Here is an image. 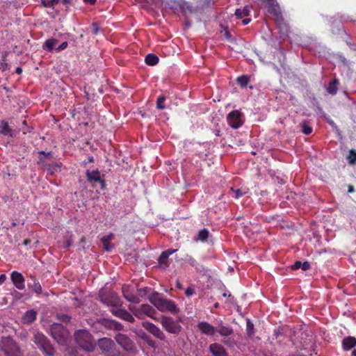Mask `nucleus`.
<instances>
[{"label": "nucleus", "mask_w": 356, "mask_h": 356, "mask_svg": "<svg viewBox=\"0 0 356 356\" xmlns=\"http://www.w3.org/2000/svg\"><path fill=\"white\" fill-rule=\"evenodd\" d=\"M149 300L161 312H170L172 314H177L180 312V309L173 301L163 298L157 292L153 293L149 296Z\"/></svg>", "instance_id": "obj_1"}, {"label": "nucleus", "mask_w": 356, "mask_h": 356, "mask_svg": "<svg viewBox=\"0 0 356 356\" xmlns=\"http://www.w3.org/2000/svg\"><path fill=\"white\" fill-rule=\"evenodd\" d=\"M0 349L5 356H22L19 346L10 337H2L1 338Z\"/></svg>", "instance_id": "obj_2"}, {"label": "nucleus", "mask_w": 356, "mask_h": 356, "mask_svg": "<svg viewBox=\"0 0 356 356\" xmlns=\"http://www.w3.org/2000/svg\"><path fill=\"white\" fill-rule=\"evenodd\" d=\"M33 342L45 356H54L55 350L50 341L42 332H35L33 337Z\"/></svg>", "instance_id": "obj_3"}, {"label": "nucleus", "mask_w": 356, "mask_h": 356, "mask_svg": "<svg viewBox=\"0 0 356 356\" xmlns=\"http://www.w3.org/2000/svg\"><path fill=\"white\" fill-rule=\"evenodd\" d=\"M33 342L45 356H54L55 350L50 341L42 332H35L33 337Z\"/></svg>", "instance_id": "obj_4"}, {"label": "nucleus", "mask_w": 356, "mask_h": 356, "mask_svg": "<svg viewBox=\"0 0 356 356\" xmlns=\"http://www.w3.org/2000/svg\"><path fill=\"white\" fill-rule=\"evenodd\" d=\"M74 338L78 345L88 352L94 349L93 338L86 330H79L74 334Z\"/></svg>", "instance_id": "obj_5"}, {"label": "nucleus", "mask_w": 356, "mask_h": 356, "mask_svg": "<svg viewBox=\"0 0 356 356\" xmlns=\"http://www.w3.org/2000/svg\"><path fill=\"white\" fill-rule=\"evenodd\" d=\"M50 333L54 339L60 345H66L70 339V332L60 323H53L50 327Z\"/></svg>", "instance_id": "obj_6"}, {"label": "nucleus", "mask_w": 356, "mask_h": 356, "mask_svg": "<svg viewBox=\"0 0 356 356\" xmlns=\"http://www.w3.org/2000/svg\"><path fill=\"white\" fill-rule=\"evenodd\" d=\"M97 346L104 356H119L115 342L110 338H102L97 342Z\"/></svg>", "instance_id": "obj_7"}, {"label": "nucleus", "mask_w": 356, "mask_h": 356, "mask_svg": "<svg viewBox=\"0 0 356 356\" xmlns=\"http://www.w3.org/2000/svg\"><path fill=\"white\" fill-rule=\"evenodd\" d=\"M170 7L175 11H180L184 16L196 13L197 7H193L185 0H170Z\"/></svg>", "instance_id": "obj_8"}, {"label": "nucleus", "mask_w": 356, "mask_h": 356, "mask_svg": "<svg viewBox=\"0 0 356 356\" xmlns=\"http://www.w3.org/2000/svg\"><path fill=\"white\" fill-rule=\"evenodd\" d=\"M102 177H104V175L102 176L101 172L98 169L94 170H87L86 171L87 181L93 187H95L97 184L100 185L102 189L106 187V182Z\"/></svg>", "instance_id": "obj_9"}, {"label": "nucleus", "mask_w": 356, "mask_h": 356, "mask_svg": "<svg viewBox=\"0 0 356 356\" xmlns=\"http://www.w3.org/2000/svg\"><path fill=\"white\" fill-rule=\"evenodd\" d=\"M161 323L163 327L168 332L172 334H178L181 327L171 317L162 316Z\"/></svg>", "instance_id": "obj_10"}, {"label": "nucleus", "mask_w": 356, "mask_h": 356, "mask_svg": "<svg viewBox=\"0 0 356 356\" xmlns=\"http://www.w3.org/2000/svg\"><path fill=\"white\" fill-rule=\"evenodd\" d=\"M134 315L138 318L143 319L145 316H148L153 319L154 314L156 313V310L149 305H141L138 308L134 309Z\"/></svg>", "instance_id": "obj_11"}, {"label": "nucleus", "mask_w": 356, "mask_h": 356, "mask_svg": "<svg viewBox=\"0 0 356 356\" xmlns=\"http://www.w3.org/2000/svg\"><path fill=\"white\" fill-rule=\"evenodd\" d=\"M115 339L117 343L127 351H133L135 349L134 342L126 334L119 333L116 334Z\"/></svg>", "instance_id": "obj_12"}, {"label": "nucleus", "mask_w": 356, "mask_h": 356, "mask_svg": "<svg viewBox=\"0 0 356 356\" xmlns=\"http://www.w3.org/2000/svg\"><path fill=\"white\" fill-rule=\"evenodd\" d=\"M227 121L228 124L232 128H239L243 124V121L241 119V113L239 112L238 110L231 111L227 116Z\"/></svg>", "instance_id": "obj_13"}, {"label": "nucleus", "mask_w": 356, "mask_h": 356, "mask_svg": "<svg viewBox=\"0 0 356 356\" xmlns=\"http://www.w3.org/2000/svg\"><path fill=\"white\" fill-rule=\"evenodd\" d=\"M142 326L157 339L161 340L165 339V336L163 331L154 324L148 321H144L142 323Z\"/></svg>", "instance_id": "obj_14"}, {"label": "nucleus", "mask_w": 356, "mask_h": 356, "mask_svg": "<svg viewBox=\"0 0 356 356\" xmlns=\"http://www.w3.org/2000/svg\"><path fill=\"white\" fill-rule=\"evenodd\" d=\"M177 250L176 249L170 248L163 251L158 259L159 268L165 269L168 266V260L169 256L176 252Z\"/></svg>", "instance_id": "obj_15"}, {"label": "nucleus", "mask_w": 356, "mask_h": 356, "mask_svg": "<svg viewBox=\"0 0 356 356\" xmlns=\"http://www.w3.org/2000/svg\"><path fill=\"white\" fill-rule=\"evenodd\" d=\"M10 279L17 289H24L25 279L22 273L17 271H13L10 275Z\"/></svg>", "instance_id": "obj_16"}, {"label": "nucleus", "mask_w": 356, "mask_h": 356, "mask_svg": "<svg viewBox=\"0 0 356 356\" xmlns=\"http://www.w3.org/2000/svg\"><path fill=\"white\" fill-rule=\"evenodd\" d=\"M106 292L107 291H100L99 297L101 301L107 305L118 306L120 305L118 298L114 296L107 297Z\"/></svg>", "instance_id": "obj_17"}, {"label": "nucleus", "mask_w": 356, "mask_h": 356, "mask_svg": "<svg viewBox=\"0 0 356 356\" xmlns=\"http://www.w3.org/2000/svg\"><path fill=\"white\" fill-rule=\"evenodd\" d=\"M209 351L213 356H228L225 348L217 343H212L209 346Z\"/></svg>", "instance_id": "obj_18"}, {"label": "nucleus", "mask_w": 356, "mask_h": 356, "mask_svg": "<svg viewBox=\"0 0 356 356\" xmlns=\"http://www.w3.org/2000/svg\"><path fill=\"white\" fill-rule=\"evenodd\" d=\"M264 2L268 3L269 5V12L273 14L277 21L282 20L283 17L281 12L279 10L277 5L275 3L274 0H263Z\"/></svg>", "instance_id": "obj_19"}, {"label": "nucleus", "mask_w": 356, "mask_h": 356, "mask_svg": "<svg viewBox=\"0 0 356 356\" xmlns=\"http://www.w3.org/2000/svg\"><path fill=\"white\" fill-rule=\"evenodd\" d=\"M114 236H115L113 233H110L101 238L100 241L102 243L103 248L105 251L109 252L114 248V245L110 243L111 241H112L114 238Z\"/></svg>", "instance_id": "obj_20"}, {"label": "nucleus", "mask_w": 356, "mask_h": 356, "mask_svg": "<svg viewBox=\"0 0 356 356\" xmlns=\"http://www.w3.org/2000/svg\"><path fill=\"white\" fill-rule=\"evenodd\" d=\"M197 327L203 334L209 336L214 334L216 330V328L204 321L199 323Z\"/></svg>", "instance_id": "obj_21"}, {"label": "nucleus", "mask_w": 356, "mask_h": 356, "mask_svg": "<svg viewBox=\"0 0 356 356\" xmlns=\"http://www.w3.org/2000/svg\"><path fill=\"white\" fill-rule=\"evenodd\" d=\"M113 313L115 316L120 317V318H122L127 322L133 323L135 321L134 316L130 313L127 312L126 310L115 309V310H113Z\"/></svg>", "instance_id": "obj_22"}, {"label": "nucleus", "mask_w": 356, "mask_h": 356, "mask_svg": "<svg viewBox=\"0 0 356 356\" xmlns=\"http://www.w3.org/2000/svg\"><path fill=\"white\" fill-rule=\"evenodd\" d=\"M37 313L35 311L31 309L27 311L22 317V322L24 324H30L36 318Z\"/></svg>", "instance_id": "obj_23"}, {"label": "nucleus", "mask_w": 356, "mask_h": 356, "mask_svg": "<svg viewBox=\"0 0 356 356\" xmlns=\"http://www.w3.org/2000/svg\"><path fill=\"white\" fill-rule=\"evenodd\" d=\"M124 297L129 302L138 303L140 301V296L133 293V291H122Z\"/></svg>", "instance_id": "obj_24"}, {"label": "nucleus", "mask_w": 356, "mask_h": 356, "mask_svg": "<svg viewBox=\"0 0 356 356\" xmlns=\"http://www.w3.org/2000/svg\"><path fill=\"white\" fill-rule=\"evenodd\" d=\"M216 332H218L221 336L229 337L233 334L234 331L231 327L220 324L216 327Z\"/></svg>", "instance_id": "obj_25"}, {"label": "nucleus", "mask_w": 356, "mask_h": 356, "mask_svg": "<svg viewBox=\"0 0 356 356\" xmlns=\"http://www.w3.org/2000/svg\"><path fill=\"white\" fill-rule=\"evenodd\" d=\"M250 8L251 7L250 6H245L243 8H237L234 15L238 19L248 17L250 15Z\"/></svg>", "instance_id": "obj_26"}, {"label": "nucleus", "mask_w": 356, "mask_h": 356, "mask_svg": "<svg viewBox=\"0 0 356 356\" xmlns=\"http://www.w3.org/2000/svg\"><path fill=\"white\" fill-rule=\"evenodd\" d=\"M186 262L191 266L195 268L198 271H202L204 270L203 266L191 256H187L185 259Z\"/></svg>", "instance_id": "obj_27"}, {"label": "nucleus", "mask_w": 356, "mask_h": 356, "mask_svg": "<svg viewBox=\"0 0 356 356\" xmlns=\"http://www.w3.org/2000/svg\"><path fill=\"white\" fill-rule=\"evenodd\" d=\"M0 134L3 136H13V130L10 128L8 123L1 121L0 123Z\"/></svg>", "instance_id": "obj_28"}, {"label": "nucleus", "mask_w": 356, "mask_h": 356, "mask_svg": "<svg viewBox=\"0 0 356 356\" xmlns=\"http://www.w3.org/2000/svg\"><path fill=\"white\" fill-rule=\"evenodd\" d=\"M343 348L345 350H350L356 345V339L353 337L345 338L342 342Z\"/></svg>", "instance_id": "obj_29"}, {"label": "nucleus", "mask_w": 356, "mask_h": 356, "mask_svg": "<svg viewBox=\"0 0 356 356\" xmlns=\"http://www.w3.org/2000/svg\"><path fill=\"white\" fill-rule=\"evenodd\" d=\"M145 61L147 65L154 66L159 63V58L155 54H149L145 56Z\"/></svg>", "instance_id": "obj_30"}, {"label": "nucleus", "mask_w": 356, "mask_h": 356, "mask_svg": "<svg viewBox=\"0 0 356 356\" xmlns=\"http://www.w3.org/2000/svg\"><path fill=\"white\" fill-rule=\"evenodd\" d=\"M27 285L29 289H41V286L39 282L35 277L31 276L27 280Z\"/></svg>", "instance_id": "obj_31"}, {"label": "nucleus", "mask_w": 356, "mask_h": 356, "mask_svg": "<svg viewBox=\"0 0 356 356\" xmlns=\"http://www.w3.org/2000/svg\"><path fill=\"white\" fill-rule=\"evenodd\" d=\"M311 268V265L309 262L305 261L302 263L300 261H296L294 264L292 266L293 270H298L299 268H302L303 270H307Z\"/></svg>", "instance_id": "obj_32"}, {"label": "nucleus", "mask_w": 356, "mask_h": 356, "mask_svg": "<svg viewBox=\"0 0 356 356\" xmlns=\"http://www.w3.org/2000/svg\"><path fill=\"white\" fill-rule=\"evenodd\" d=\"M339 81L337 79H334L333 81H332L327 88V91L328 92V93L331 95L337 94L338 90L337 86L339 85Z\"/></svg>", "instance_id": "obj_33"}, {"label": "nucleus", "mask_w": 356, "mask_h": 356, "mask_svg": "<svg viewBox=\"0 0 356 356\" xmlns=\"http://www.w3.org/2000/svg\"><path fill=\"white\" fill-rule=\"evenodd\" d=\"M209 236V232L207 229H202L199 231L197 237L195 238L196 241H200L204 242L207 241Z\"/></svg>", "instance_id": "obj_34"}, {"label": "nucleus", "mask_w": 356, "mask_h": 356, "mask_svg": "<svg viewBox=\"0 0 356 356\" xmlns=\"http://www.w3.org/2000/svg\"><path fill=\"white\" fill-rule=\"evenodd\" d=\"M246 333L250 338L252 337L254 334V325L249 318L246 320Z\"/></svg>", "instance_id": "obj_35"}, {"label": "nucleus", "mask_w": 356, "mask_h": 356, "mask_svg": "<svg viewBox=\"0 0 356 356\" xmlns=\"http://www.w3.org/2000/svg\"><path fill=\"white\" fill-rule=\"evenodd\" d=\"M58 40L55 38H51L47 40L44 42V47L47 48V51H51L54 49V46L57 44Z\"/></svg>", "instance_id": "obj_36"}, {"label": "nucleus", "mask_w": 356, "mask_h": 356, "mask_svg": "<svg viewBox=\"0 0 356 356\" xmlns=\"http://www.w3.org/2000/svg\"><path fill=\"white\" fill-rule=\"evenodd\" d=\"M236 82L241 88H245L249 83L250 79L247 76L243 75L236 79Z\"/></svg>", "instance_id": "obj_37"}, {"label": "nucleus", "mask_w": 356, "mask_h": 356, "mask_svg": "<svg viewBox=\"0 0 356 356\" xmlns=\"http://www.w3.org/2000/svg\"><path fill=\"white\" fill-rule=\"evenodd\" d=\"M166 99V97L164 95H161L157 98L156 100V108L159 110L165 109V106L164 105V102Z\"/></svg>", "instance_id": "obj_38"}, {"label": "nucleus", "mask_w": 356, "mask_h": 356, "mask_svg": "<svg viewBox=\"0 0 356 356\" xmlns=\"http://www.w3.org/2000/svg\"><path fill=\"white\" fill-rule=\"evenodd\" d=\"M222 342L229 348H234L236 345V341L232 337L224 338Z\"/></svg>", "instance_id": "obj_39"}, {"label": "nucleus", "mask_w": 356, "mask_h": 356, "mask_svg": "<svg viewBox=\"0 0 356 356\" xmlns=\"http://www.w3.org/2000/svg\"><path fill=\"white\" fill-rule=\"evenodd\" d=\"M60 0H42L41 3L45 8H51L54 5L58 4Z\"/></svg>", "instance_id": "obj_40"}, {"label": "nucleus", "mask_w": 356, "mask_h": 356, "mask_svg": "<svg viewBox=\"0 0 356 356\" xmlns=\"http://www.w3.org/2000/svg\"><path fill=\"white\" fill-rule=\"evenodd\" d=\"M231 190L233 193V196L235 198H239L247 193L246 190H243L241 188H237V189L232 188Z\"/></svg>", "instance_id": "obj_41"}, {"label": "nucleus", "mask_w": 356, "mask_h": 356, "mask_svg": "<svg viewBox=\"0 0 356 356\" xmlns=\"http://www.w3.org/2000/svg\"><path fill=\"white\" fill-rule=\"evenodd\" d=\"M302 131L305 135H309L312 132V128L309 126L306 122H303L301 124Z\"/></svg>", "instance_id": "obj_42"}, {"label": "nucleus", "mask_w": 356, "mask_h": 356, "mask_svg": "<svg viewBox=\"0 0 356 356\" xmlns=\"http://www.w3.org/2000/svg\"><path fill=\"white\" fill-rule=\"evenodd\" d=\"M348 159H349L350 163L353 164L356 162V151L355 150L351 149L349 152Z\"/></svg>", "instance_id": "obj_43"}, {"label": "nucleus", "mask_w": 356, "mask_h": 356, "mask_svg": "<svg viewBox=\"0 0 356 356\" xmlns=\"http://www.w3.org/2000/svg\"><path fill=\"white\" fill-rule=\"evenodd\" d=\"M57 318L63 323H67L70 321L71 317L67 314H57Z\"/></svg>", "instance_id": "obj_44"}, {"label": "nucleus", "mask_w": 356, "mask_h": 356, "mask_svg": "<svg viewBox=\"0 0 356 356\" xmlns=\"http://www.w3.org/2000/svg\"><path fill=\"white\" fill-rule=\"evenodd\" d=\"M67 46H68V42L65 41V42H62L60 46H58L57 48H56L55 50L58 52V51L65 49L67 47Z\"/></svg>", "instance_id": "obj_45"}, {"label": "nucleus", "mask_w": 356, "mask_h": 356, "mask_svg": "<svg viewBox=\"0 0 356 356\" xmlns=\"http://www.w3.org/2000/svg\"><path fill=\"white\" fill-rule=\"evenodd\" d=\"M92 33L95 35L98 34L99 33V26L97 23H92Z\"/></svg>", "instance_id": "obj_46"}, {"label": "nucleus", "mask_w": 356, "mask_h": 356, "mask_svg": "<svg viewBox=\"0 0 356 356\" xmlns=\"http://www.w3.org/2000/svg\"><path fill=\"white\" fill-rule=\"evenodd\" d=\"M113 323V327L115 329V330H122L123 328V326L122 325L121 323L117 322V321H113L112 322Z\"/></svg>", "instance_id": "obj_47"}, {"label": "nucleus", "mask_w": 356, "mask_h": 356, "mask_svg": "<svg viewBox=\"0 0 356 356\" xmlns=\"http://www.w3.org/2000/svg\"><path fill=\"white\" fill-rule=\"evenodd\" d=\"M222 296L224 297H228L230 298L229 300V302H232V303H234V297L232 296L231 293H229V291L228 292H225L223 293Z\"/></svg>", "instance_id": "obj_48"}, {"label": "nucleus", "mask_w": 356, "mask_h": 356, "mask_svg": "<svg viewBox=\"0 0 356 356\" xmlns=\"http://www.w3.org/2000/svg\"><path fill=\"white\" fill-rule=\"evenodd\" d=\"M94 161H95V159H94V157L92 156H88V160L87 161H84L83 163V165H86L89 163H93Z\"/></svg>", "instance_id": "obj_49"}, {"label": "nucleus", "mask_w": 356, "mask_h": 356, "mask_svg": "<svg viewBox=\"0 0 356 356\" xmlns=\"http://www.w3.org/2000/svg\"><path fill=\"white\" fill-rule=\"evenodd\" d=\"M39 154H42V155H44L46 157H49V156H50L51 155V152H46L44 151H40V152H39Z\"/></svg>", "instance_id": "obj_50"}, {"label": "nucleus", "mask_w": 356, "mask_h": 356, "mask_svg": "<svg viewBox=\"0 0 356 356\" xmlns=\"http://www.w3.org/2000/svg\"><path fill=\"white\" fill-rule=\"evenodd\" d=\"M71 245H72V241H71V239H68L64 243V248H68Z\"/></svg>", "instance_id": "obj_51"}, {"label": "nucleus", "mask_w": 356, "mask_h": 356, "mask_svg": "<svg viewBox=\"0 0 356 356\" xmlns=\"http://www.w3.org/2000/svg\"><path fill=\"white\" fill-rule=\"evenodd\" d=\"M6 275L5 274H1L0 275V284H3L6 280Z\"/></svg>", "instance_id": "obj_52"}, {"label": "nucleus", "mask_w": 356, "mask_h": 356, "mask_svg": "<svg viewBox=\"0 0 356 356\" xmlns=\"http://www.w3.org/2000/svg\"><path fill=\"white\" fill-rule=\"evenodd\" d=\"M250 21H251L250 18H245L243 19L242 23L243 25H247L250 22Z\"/></svg>", "instance_id": "obj_53"}, {"label": "nucleus", "mask_w": 356, "mask_h": 356, "mask_svg": "<svg viewBox=\"0 0 356 356\" xmlns=\"http://www.w3.org/2000/svg\"><path fill=\"white\" fill-rule=\"evenodd\" d=\"M85 3H88L91 5H94L96 3V0H83Z\"/></svg>", "instance_id": "obj_54"}, {"label": "nucleus", "mask_w": 356, "mask_h": 356, "mask_svg": "<svg viewBox=\"0 0 356 356\" xmlns=\"http://www.w3.org/2000/svg\"><path fill=\"white\" fill-rule=\"evenodd\" d=\"M22 72V68L21 67H17L15 70V73L20 74Z\"/></svg>", "instance_id": "obj_55"}, {"label": "nucleus", "mask_w": 356, "mask_h": 356, "mask_svg": "<svg viewBox=\"0 0 356 356\" xmlns=\"http://www.w3.org/2000/svg\"><path fill=\"white\" fill-rule=\"evenodd\" d=\"M185 292L188 297L191 296L194 293V291H185Z\"/></svg>", "instance_id": "obj_56"}, {"label": "nucleus", "mask_w": 356, "mask_h": 356, "mask_svg": "<svg viewBox=\"0 0 356 356\" xmlns=\"http://www.w3.org/2000/svg\"><path fill=\"white\" fill-rule=\"evenodd\" d=\"M348 193H353L354 192V186H349L348 187Z\"/></svg>", "instance_id": "obj_57"}, {"label": "nucleus", "mask_w": 356, "mask_h": 356, "mask_svg": "<svg viewBox=\"0 0 356 356\" xmlns=\"http://www.w3.org/2000/svg\"><path fill=\"white\" fill-rule=\"evenodd\" d=\"M31 243V240L29 239H25L23 242V244L24 245H28Z\"/></svg>", "instance_id": "obj_58"}, {"label": "nucleus", "mask_w": 356, "mask_h": 356, "mask_svg": "<svg viewBox=\"0 0 356 356\" xmlns=\"http://www.w3.org/2000/svg\"><path fill=\"white\" fill-rule=\"evenodd\" d=\"M63 4H68L70 3V0H60Z\"/></svg>", "instance_id": "obj_59"}, {"label": "nucleus", "mask_w": 356, "mask_h": 356, "mask_svg": "<svg viewBox=\"0 0 356 356\" xmlns=\"http://www.w3.org/2000/svg\"><path fill=\"white\" fill-rule=\"evenodd\" d=\"M353 356H356V350H354L353 352Z\"/></svg>", "instance_id": "obj_60"}, {"label": "nucleus", "mask_w": 356, "mask_h": 356, "mask_svg": "<svg viewBox=\"0 0 356 356\" xmlns=\"http://www.w3.org/2000/svg\"><path fill=\"white\" fill-rule=\"evenodd\" d=\"M1 65H2V67H6V66L7 65V64H6V63H1Z\"/></svg>", "instance_id": "obj_61"}, {"label": "nucleus", "mask_w": 356, "mask_h": 356, "mask_svg": "<svg viewBox=\"0 0 356 356\" xmlns=\"http://www.w3.org/2000/svg\"><path fill=\"white\" fill-rule=\"evenodd\" d=\"M142 289L146 290V289H148V288L147 287H144Z\"/></svg>", "instance_id": "obj_62"}]
</instances>
